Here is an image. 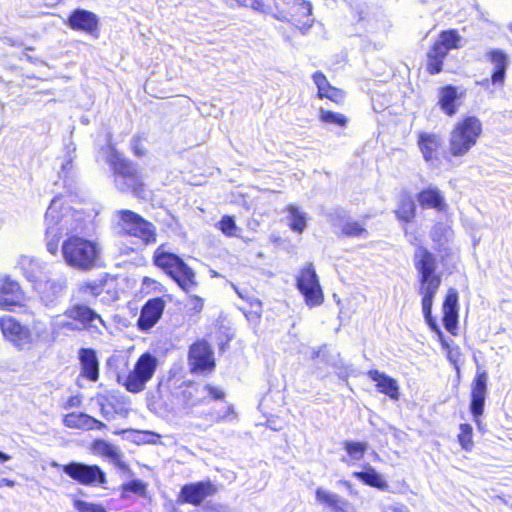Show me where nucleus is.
Returning <instances> with one entry per match:
<instances>
[{
  "instance_id": "nucleus-1",
  "label": "nucleus",
  "mask_w": 512,
  "mask_h": 512,
  "mask_svg": "<svg viewBox=\"0 0 512 512\" xmlns=\"http://www.w3.org/2000/svg\"><path fill=\"white\" fill-rule=\"evenodd\" d=\"M54 333L62 331H79L87 329L101 333L104 321L88 306L75 304L66 309L62 314L55 315L50 321Z\"/></svg>"
},
{
  "instance_id": "nucleus-2",
  "label": "nucleus",
  "mask_w": 512,
  "mask_h": 512,
  "mask_svg": "<svg viewBox=\"0 0 512 512\" xmlns=\"http://www.w3.org/2000/svg\"><path fill=\"white\" fill-rule=\"evenodd\" d=\"M102 248L93 240L79 236H70L62 244L64 262L77 270L92 269L100 258Z\"/></svg>"
},
{
  "instance_id": "nucleus-3",
  "label": "nucleus",
  "mask_w": 512,
  "mask_h": 512,
  "mask_svg": "<svg viewBox=\"0 0 512 512\" xmlns=\"http://www.w3.org/2000/svg\"><path fill=\"white\" fill-rule=\"evenodd\" d=\"M482 134V123L475 116L460 119L450 132L449 153L454 157L465 156L474 147Z\"/></svg>"
},
{
  "instance_id": "nucleus-4",
  "label": "nucleus",
  "mask_w": 512,
  "mask_h": 512,
  "mask_svg": "<svg viewBox=\"0 0 512 512\" xmlns=\"http://www.w3.org/2000/svg\"><path fill=\"white\" fill-rule=\"evenodd\" d=\"M63 207V199L57 196L52 199L45 214L46 246L47 250L51 254H55L57 252L58 242L64 231L68 233L69 231L77 229V227L73 226L71 223L73 215L69 210L66 209L65 213L60 214Z\"/></svg>"
},
{
  "instance_id": "nucleus-5",
  "label": "nucleus",
  "mask_w": 512,
  "mask_h": 512,
  "mask_svg": "<svg viewBox=\"0 0 512 512\" xmlns=\"http://www.w3.org/2000/svg\"><path fill=\"white\" fill-rule=\"evenodd\" d=\"M154 263L164 270L184 291L196 286L194 271L177 255L168 252L162 245L154 252Z\"/></svg>"
},
{
  "instance_id": "nucleus-6",
  "label": "nucleus",
  "mask_w": 512,
  "mask_h": 512,
  "mask_svg": "<svg viewBox=\"0 0 512 512\" xmlns=\"http://www.w3.org/2000/svg\"><path fill=\"white\" fill-rule=\"evenodd\" d=\"M413 264L418 275L419 294L436 295L441 285V276L436 272L435 256L426 248L418 247L413 256Z\"/></svg>"
},
{
  "instance_id": "nucleus-7",
  "label": "nucleus",
  "mask_w": 512,
  "mask_h": 512,
  "mask_svg": "<svg viewBox=\"0 0 512 512\" xmlns=\"http://www.w3.org/2000/svg\"><path fill=\"white\" fill-rule=\"evenodd\" d=\"M272 16L282 22H290L301 31H307L314 23L312 5L306 0H283L274 4Z\"/></svg>"
},
{
  "instance_id": "nucleus-8",
  "label": "nucleus",
  "mask_w": 512,
  "mask_h": 512,
  "mask_svg": "<svg viewBox=\"0 0 512 512\" xmlns=\"http://www.w3.org/2000/svg\"><path fill=\"white\" fill-rule=\"evenodd\" d=\"M158 365V360L150 353L142 354L136 361L133 369L126 375L117 374V379L127 391L139 393L152 379Z\"/></svg>"
},
{
  "instance_id": "nucleus-9",
  "label": "nucleus",
  "mask_w": 512,
  "mask_h": 512,
  "mask_svg": "<svg viewBox=\"0 0 512 512\" xmlns=\"http://www.w3.org/2000/svg\"><path fill=\"white\" fill-rule=\"evenodd\" d=\"M105 155L106 161L114 170L115 183L118 188L123 191L132 190L136 193L140 183L134 166L126 161L110 142L106 148Z\"/></svg>"
},
{
  "instance_id": "nucleus-10",
  "label": "nucleus",
  "mask_w": 512,
  "mask_h": 512,
  "mask_svg": "<svg viewBox=\"0 0 512 512\" xmlns=\"http://www.w3.org/2000/svg\"><path fill=\"white\" fill-rule=\"evenodd\" d=\"M296 285L308 307H317L323 303L324 294L316 271L311 263L300 269L296 277Z\"/></svg>"
},
{
  "instance_id": "nucleus-11",
  "label": "nucleus",
  "mask_w": 512,
  "mask_h": 512,
  "mask_svg": "<svg viewBox=\"0 0 512 512\" xmlns=\"http://www.w3.org/2000/svg\"><path fill=\"white\" fill-rule=\"evenodd\" d=\"M0 329L3 337L18 350H30L33 347V337L29 327L21 324L13 316L0 317Z\"/></svg>"
},
{
  "instance_id": "nucleus-12",
  "label": "nucleus",
  "mask_w": 512,
  "mask_h": 512,
  "mask_svg": "<svg viewBox=\"0 0 512 512\" xmlns=\"http://www.w3.org/2000/svg\"><path fill=\"white\" fill-rule=\"evenodd\" d=\"M118 215L119 225L127 234L141 239L145 244L156 241L155 227L152 223L130 210L119 211Z\"/></svg>"
},
{
  "instance_id": "nucleus-13",
  "label": "nucleus",
  "mask_w": 512,
  "mask_h": 512,
  "mask_svg": "<svg viewBox=\"0 0 512 512\" xmlns=\"http://www.w3.org/2000/svg\"><path fill=\"white\" fill-rule=\"evenodd\" d=\"M26 295L20 283L8 274L0 273V310L14 311L24 307Z\"/></svg>"
},
{
  "instance_id": "nucleus-14",
  "label": "nucleus",
  "mask_w": 512,
  "mask_h": 512,
  "mask_svg": "<svg viewBox=\"0 0 512 512\" xmlns=\"http://www.w3.org/2000/svg\"><path fill=\"white\" fill-rule=\"evenodd\" d=\"M63 471L73 480L83 485L98 486L106 482L105 473L97 465L73 462L65 465Z\"/></svg>"
},
{
  "instance_id": "nucleus-15",
  "label": "nucleus",
  "mask_w": 512,
  "mask_h": 512,
  "mask_svg": "<svg viewBox=\"0 0 512 512\" xmlns=\"http://www.w3.org/2000/svg\"><path fill=\"white\" fill-rule=\"evenodd\" d=\"M40 301L46 307H53L64 295L67 285L64 279H42L32 287Z\"/></svg>"
},
{
  "instance_id": "nucleus-16",
  "label": "nucleus",
  "mask_w": 512,
  "mask_h": 512,
  "mask_svg": "<svg viewBox=\"0 0 512 512\" xmlns=\"http://www.w3.org/2000/svg\"><path fill=\"white\" fill-rule=\"evenodd\" d=\"M189 364L193 372H211L215 367L213 352L205 341H198L190 347Z\"/></svg>"
},
{
  "instance_id": "nucleus-17",
  "label": "nucleus",
  "mask_w": 512,
  "mask_h": 512,
  "mask_svg": "<svg viewBox=\"0 0 512 512\" xmlns=\"http://www.w3.org/2000/svg\"><path fill=\"white\" fill-rule=\"evenodd\" d=\"M487 381V373L484 370L478 369L471 387L470 411L472 416L477 417L483 415L487 394Z\"/></svg>"
},
{
  "instance_id": "nucleus-18",
  "label": "nucleus",
  "mask_w": 512,
  "mask_h": 512,
  "mask_svg": "<svg viewBox=\"0 0 512 512\" xmlns=\"http://www.w3.org/2000/svg\"><path fill=\"white\" fill-rule=\"evenodd\" d=\"M418 146L426 162L436 165L440 159L442 139L435 133L422 132L418 137Z\"/></svg>"
},
{
  "instance_id": "nucleus-19",
  "label": "nucleus",
  "mask_w": 512,
  "mask_h": 512,
  "mask_svg": "<svg viewBox=\"0 0 512 512\" xmlns=\"http://www.w3.org/2000/svg\"><path fill=\"white\" fill-rule=\"evenodd\" d=\"M215 492L216 490L210 482L192 483L182 487L179 500L181 502L199 505Z\"/></svg>"
},
{
  "instance_id": "nucleus-20",
  "label": "nucleus",
  "mask_w": 512,
  "mask_h": 512,
  "mask_svg": "<svg viewBox=\"0 0 512 512\" xmlns=\"http://www.w3.org/2000/svg\"><path fill=\"white\" fill-rule=\"evenodd\" d=\"M463 96L464 91L458 87L451 85L442 87L438 91V105L445 115L452 117L461 105Z\"/></svg>"
},
{
  "instance_id": "nucleus-21",
  "label": "nucleus",
  "mask_w": 512,
  "mask_h": 512,
  "mask_svg": "<svg viewBox=\"0 0 512 512\" xmlns=\"http://www.w3.org/2000/svg\"><path fill=\"white\" fill-rule=\"evenodd\" d=\"M443 324L447 331L455 335L458 322V293L454 288H450L446 294L442 306Z\"/></svg>"
},
{
  "instance_id": "nucleus-22",
  "label": "nucleus",
  "mask_w": 512,
  "mask_h": 512,
  "mask_svg": "<svg viewBox=\"0 0 512 512\" xmlns=\"http://www.w3.org/2000/svg\"><path fill=\"white\" fill-rule=\"evenodd\" d=\"M165 307V302L160 298H154L147 301L141 310L138 319V327L141 330H149L160 319Z\"/></svg>"
},
{
  "instance_id": "nucleus-23",
  "label": "nucleus",
  "mask_w": 512,
  "mask_h": 512,
  "mask_svg": "<svg viewBox=\"0 0 512 512\" xmlns=\"http://www.w3.org/2000/svg\"><path fill=\"white\" fill-rule=\"evenodd\" d=\"M18 266L32 287L45 278L46 264L35 257L22 255L18 260Z\"/></svg>"
},
{
  "instance_id": "nucleus-24",
  "label": "nucleus",
  "mask_w": 512,
  "mask_h": 512,
  "mask_svg": "<svg viewBox=\"0 0 512 512\" xmlns=\"http://www.w3.org/2000/svg\"><path fill=\"white\" fill-rule=\"evenodd\" d=\"M367 375L375 382L376 388L380 393L387 395L393 400L399 399V385L394 378L378 370H370Z\"/></svg>"
},
{
  "instance_id": "nucleus-25",
  "label": "nucleus",
  "mask_w": 512,
  "mask_h": 512,
  "mask_svg": "<svg viewBox=\"0 0 512 512\" xmlns=\"http://www.w3.org/2000/svg\"><path fill=\"white\" fill-rule=\"evenodd\" d=\"M69 24L74 30H81L92 34L98 28V18L90 11L78 9L70 15Z\"/></svg>"
},
{
  "instance_id": "nucleus-26",
  "label": "nucleus",
  "mask_w": 512,
  "mask_h": 512,
  "mask_svg": "<svg viewBox=\"0 0 512 512\" xmlns=\"http://www.w3.org/2000/svg\"><path fill=\"white\" fill-rule=\"evenodd\" d=\"M312 78L317 87L319 98H327L336 104L343 102L345 97L344 92L341 89L331 86L323 73L315 72Z\"/></svg>"
},
{
  "instance_id": "nucleus-27",
  "label": "nucleus",
  "mask_w": 512,
  "mask_h": 512,
  "mask_svg": "<svg viewBox=\"0 0 512 512\" xmlns=\"http://www.w3.org/2000/svg\"><path fill=\"white\" fill-rule=\"evenodd\" d=\"M63 422L66 427L74 429L101 430L106 428V425L103 422L98 421L97 419L84 413L67 414L64 417Z\"/></svg>"
},
{
  "instance_id": "nucleus-28",
  "label": "nucleus",
  "mask_w": 512,
  "mask_h": 512,
  "mask_svg": "<svg viewBox=\"0 0 512 512\" xmlns=\"http://www.w3.org/2000/svg\"><path fill=\"white\" fill-rule=\"evenodd\" d=\"M79 359L82 375L91 381H96L99 377V363L95 351L82 348L79 351Z\"/></svg>"
},
{
  "instance_id": "nucleus-29",
  "label": "nucleus",
  "mask_w": 512,
  "mask_h": 512,
  "mask_svg": "<svg viewBox=\"0 0 512 512\" xmlns=\"http://www.w3.org/2000/svg\"><path fill=\"white\" fill-rule=\"evenodd\" d=\"M417 200L423 208H433L437 211H443L446 209V203L441 192L435 187H429L421 191Z\"/></svg>"
},
{
  "instance_id": "nucleus-30",
  "label": "nucleus",
  "mask_w": 512,
  "mask_h": 512,
  "mask_svg": "<svg viewBox=\"0 0 512 512\" xmlns=\"http://www.w3.org/2000/svg\"><path fill=\"white\" fill-rule=\"evenodd\" d=\"M315 495L317 502L323 505L325 508L329 509L331 512L344 511L346 501L343 500L339 495L321 487L316 489Z\"/></svg>"
},
{
  "instance_id": "nucleus-31",
  "label": "nucleus",
  "mask_w": 512,
  "mask_h": 512,
  "mask_svg": "<svg viewBox=\"0 0 512 512\" xmlns=\"http://www.w3.org/2000/svg\"><path fill=\"white\" fill-rule=\"evenodd\" d=\"M449 51L450 50H448L446 46L436 40L432 49L428 53L427 70L429 73L436 74L442 70L443 60Z\"/></svg>"
},
{
  "instance_id": "nucleus-32",
  "label": "nucleus",
  "mask_w": 512,
  "mask_h": 512,
  "mask_svg": "<svg viewBox=\"0 0 512 512\" xmlns=\"http://www.w3.org/2000/svg\"><path fill=\"white\" fill-rule=\"evenodd\" d=\"M489 60L495 66V71L492 75L493 83L502 82L505 77L506 68L508 66V56L499 49H494L488 52Z\"/></svg>"
},
{
  "instance_id": "nucleus-33",
  "label": "nucleus",
  "mask_w": 512,
  "mask_h": 512,
  "mask_svg": "<svg viewBox=\"0 0 512 512\" xmlns=\"http://www.w3.org/2000/svg\"><path fill=\"white\" fill-rule=\"evenodd\" d=\"M415 209L416 207L412 197L408 194H402L399 197V203L395 213L399 220L408 223L415 217Z\"/></svg>"
},
{
  "instance_id": "nucleus-34",
  "label": "nucleus",
  "mask_w": 512,
  "mask_h": 512,
  "mask_svg": "<svg viewBox=\"0 0 512 512\" xmlns=\"http://www.w3.org/2000/svg\"><path fill=\"white\" fill-rule=\"evenodd\" d=\"M93 449L97 454H100L112 462L119 464L122 460L121 451L114 445L104 441L97 440L94 442Z\"/></svg>"
},
{
  "instance_id": "nucleus-35",
  "label": "nucleus",
  "mask_w": 512,
  "mask_h": 512,
  "mask_svg": "<svg viewBox=\"0 0 512 512\" xmlns=\"http://www.w3.org/2000/svg\"><path fill=\"white\" fill-rule=\"evenodd\" d=\"M353 476L372 487H376L382 490L387 488V483L382 475L377 473L372 467H367L363 472H355Z\"/></svg>"
},
{
  "instance_id": "nucleus-36",
  "label": "nucleus",
  "mask_w": 512,
  "mask_h": 512,
  "mask_svg": "<svg viewBox=\"0 0 512 512\" xmlns=\"http://www.w3.org/2000/svg\"><path fill=\"white\" fill-rule=\"evenodd\" d=\"M287 212L289 214L290 228L297 233H302L307 225L306 213L295 205H289Z\"/></svg>"
},
{
  "instance_id": "nucleus-37",
  "label": "nucleus",
  "mask_w": 512,
  "mask_h": 512,
  "mask_svg": "<svg viewBox=\"0 0 512 512\" xmlns=\"http://www.w3.org/2000/svg\"><path fill=\"white\" fill-rule=\"evenodd\" d=\"M435 295L422 296V311L428 326L437 334L438 340L444 339L443 333L432 317V305Z\"/></svg>"
},
{
  "instance_id": "nucleus-38",
  "label": "nucleus",
  "mask_w": 512,
  "mask_h": 512,
  "mask_svg": "<svg viewBox=\"0 0 512 512\" xmlns=\"http://www.w3.org/2000/svg\"><path fill=\"white\" fill-rule=\"evenodd\" d=\"M435 295L422 296V311L428 326L437 334L438 340L444 339L443 333L432 317V305Z\"/></svg>"
},
{
  "instance_id": "nucleus-39",
  "label": "nucleus",
  "mask_w": 512,
  "mask_h": 512,
  "mask_svg": "<svg viewBox=\"0 0 512 512\" xmlns=\"http://www.w3.org/2000/svg\"><path fill=\"white\" fill-rule=\"evenodd\" d=\"M319 119L321 122L325 124L334 125L338 127H345L348 123V119L344 114L333 112L323 108L319 110Z\"/></svg>"
},
{
  "instance_id": "nucleus-40",
  "label": "nucleus",
  "mask_w": 512,
  "mask_h": 512,
  "mask_svg": "<svg viewBox=\"0 0 512 512\" xmlns=\"http://www.w3.org/2000/svg\"><path fill=\"white\" fill-rule=\"evenodd\" d=\"M29 330L30 332H32L33 345L39 342H48L50 340V335L47 326L41 320H33Z\"/></svg>"
},
{
  "instance_id": "nucleus-41",
  "label": "nucleus",
  "mask_w": 512,
  "mask_h": 512,
  "mask_svg": "<svg viewBox=\"0 0 512 512\" xmlns=\"http://www.w3.org/2000/svg\"><path fill=\"white\" fill-rule=\"evenodd\" d=\"M458 441L463 450L471 451L473 449V428L470 424H460Z\"/></svg>"
},
{
  "instance_id": "nucleus-42",
  "label": "nucleus",
  "mask_w": 512,
  "mask_h": 512,
  "mask_svg": "<svg viewBox=\"0 0 512 512\" xmlns=\"http://www.w3.org/2000/svg\"><path fill=\"white\" fill-rule=\"evenodd\" d=\"M368 445L364 442L346 441L344 449L352 461H359L367 451Z\"/></svg>"
},
{
  "instance_id": "nucleus-43",
  "label": "nucleus",
  "mask_w": 512,
  "mask_h": 512,
  "mask_svg": "<svg viewBox=\"0 0 512 512\" xmlns=\"http://www.w3.org/2000/svg\"><path fill=\"white\" fill-rule=\"evenodd\" d=\"M103 287V280L86 281L79 285V292L83 295H91L96 297L102 292Z\"/></svg>"
},
{
  "instance_id": "nucleus-44",
  "label": "nucleus",
  "mask_w": 512,
  "mask_h": 512,
  "mask_svg": "<svg viewBox=\"0 0 512 512\" xmlns=\"http://www.w3.org/2000/svg\"><path fill=\"white\" fill-rule=\"evenodd\" d=\"M439 42H441L448 50L458 48V44L460 41L459 34L454 31H444L440 34L439 38L437 39Z\"/></svg>"
},
{
  "instance_id": "nucleus-45",
  "label": "nucleus",
  "mask_w": 512,
  "mask_h": 512,
  "mask_svg": "<svg viewBox=\"0 0 512 512\" xmlns=\"http://www.w3.org/2000/svg\"><path fill=\"white\" fill-rule=\"evenodd\" d=\"M217 227L224 233L226 236L233 237L237 235V226L234 219L230 216H224L218 222Z\"/></svg>"
},
{
  "instance_id": "nucleus-46",
  "label": "nucleus",
  "mask_w": 512,
  "mask_h": 512,
  "mask_svg": "<svg viewBox=\"0 0 512 512\" xmlns=\"http://www.w3.org/2000/svg\"><path fill=\"white\" fill-rule=\"evenodd\" d=\"M342 232L351 237H365L367 231L358 223L354 221H348L343 225Z\"/></svg>"
},
{
  "instance_id": "nucleus-47",
  "label": "nucleus",
  "mask_w": 512,
  "mask_h": 512,
  "mask_svg": "<svg viewBox=\"0 0 512 512\" xmlns=\"http://www.w3.org/2000/svg\"><path fill=\"white\" fill-rule=\"evenodd\" d=\"M124 492H131L137 495H144L146 492V484L140 480H132L122 486Z\"/></svg>"
},
{
  "instance_id": "nucleus-48",
  "label": "nucleus",
  "mask_w": 512,
  "mask_h": 512,
  "mask_svg": "<svg viewBox=\"0 0 512 512\" xmlns=\"http://www.w3.org/2000/svg\"><path fill=\"white\" fill-rule=\"evenodd\" d=\"M74 506L79 512H107L100 505L88 503L82 500H76L74 502Z\"/></svg>"
},
{
  "instance_id": "nucleus-49",
  "label": "nucleus",
  "mask_w": 512,
  "mask_h": 512,
  "mask_svg": "<svg viewBox=\"0 0 512 512\" xmlns=\"http://www.w3.org/2000/svg\"><path fill=\"white\" fill-rule=\"evenodd\" d=\"M107 364L118 370L120 365L124 367L128 365V356L123 352H116L108 359Z\"/></svg>"
},
{
  "instance_id": "nucleus-50",
  "label": "nucleus",
  "mask_w": 512,
  "mask_h": 512,
  "mask_svg": "<svg viewBox=\"0 0 512 512\" xmlns=\"http://www.w3.org/2000/svg\"><path fill=\"white\" fill-rule=\"evenodd\" d=\"M441 342L442 347L447 352V357L449 361L456 364L460 357V348L458 346H450L449 343L443 339Z\"/></svg>"
},
{
  "instance_id": "nucleus-51",
  "label": "nucleus",
  "mask_w": 512,
  "mask_h": 512,
  "mask_svg": "<svg viewBox=\"0 0 512 512\" xmlns=\"http://www.w3.org/2000/svg\"><path fill=\"white\" fill-rule=\"evenodd\" d=\"M138 441L147 442V443H156L154 438H159L160 436L152 433V432H137Z\"/></svg>"
},
{
  "instance_id": "nucleus-52",
  "label": "nucleus",
  "mask_w": 512,
  "mask_h": 512,
  "mask_svg": "<svg viewBox=\"0 0 512 512\" xmlns=\"http://www.w3.org/2000/svg\"><path fill=\"white\" fill-rule=\"evenodd\" d=\"M204 390L207 391V393L214 399H220L223 397V392L219 388L207 385L204 387Z\"/></svg>"
},
{
  "instance_id": "nucleus-53",
  "label": "nucleus",
  "mask_w": 512,
  "mask_h": 512,
  "mask_svg": "<svg viewBox=\"0 0 512 512\" xmlns=\"http://www.w3.org/2000/svg\"><path fill=\"white\" fill-rule=\"evenodd\" d=\"M226 411L224 413L215 412L211 414V419L215 422L222 421L227 417L228 414L232 412L230 407H225Z\"/></svg>"
},
{
  "instance_id": "nucleus-54",
  "label": "nucleus",
  "mask_w": 512,
  "mask_h": 512,
  "mask_svg": "<svg viewBox=\"0 0 512 512\" xmlns=\"http://www.w3.org/2000/svg\"><path fill=\"white\" fill-rule=\"evenodd\" d=\"M251 9L260 13H268L262 0H252Z\"/></svg>"
},
{
  "instance_id": "nucleus-55",
  "label": "nucleus",
  "mask_w": 512,
  "mask_h": 512,
  "mask_svg": "<svg viewBox=\"0 0 512 512\" xmlns=\"http://www.w3.org/2000/svg\"><path fill=\"white\" fill-rule=\"evenodd\" d=\"M81 404V398L79 396H72L67 401L68 407H78Z\"/></svg>"
},
{
  "instance_id": "nucleus-56",
  "label": "nucleus",
  "mask_w": 512,
  "mask_h": 512,
  "mask_svg": "<svg viewBox=\"0 0 512 512\" xmlns=\"http://www.w3.org/2000/svg\"><path fill=\"white\" fill-rule=\"evenodd\" d=\"M193 301V309L196 311V312H200L202 310V307H203V304L201 302V300L197 297L193 298L192 299Z\"/></svg>"
},
{
  "instance_id": "nucleus-57",
  "label": "nucleus",
  "mask_w": 512,
  "mask_h": 512,
  "mask_svg": "<svg viewBox=\"0 0 512 512\" xmlns=\"http://www.w3.org/2000/svg\"><path fill=\"white\" fill-rule=\"evenodd\" d=\"M238 6L251 8L252 0H234Z\"/></svg>"
},
{
  "instance_id": "nucleus-58",
  "label": "nucleus",
  "mask_w": 512,
  "mask_h": 512,
  "mask_svg": "<svg viewBox=\"0 0 512 512\" xmlns=\"http://www.w3.org/2000/svg\"><path fill=\"white\" fill-rule=\"evenodd\" d=\"M3 486L13 487L14 482L12 480L2 478V479H0V488Z\"/></svg>"
},
{
  "instance_id": "nucleus-59",
  "label": "nucleus",
  "mask_w": 512,
  "mask_h": 512,
  "mask_svg": "<svg viewBox=\"0 0 512 512\" xmlns=\"http://www.w3.org/2000/svg\"><path fill=\"white\" fill-rule=\"evenodd\" d=\"M481 416H473V419H474V422L476 423L477 427H478V430L479 431H483L484 430V425L480 419Z\"/></svg>"
},
{
  "instance_id": "nucleus-60",
  "label": "nucleus",
  "mask_w": 512,
  "mask_h": 512,
  "mask_svg": "<svg viewBox=\"0 0 512 512\" xmlns=\"http://www.w3.org/2000/svg\"><path fill=\"white\" fill-rule=\"evenodd\" d=\"M8 460H10V456L5 454V453H3V452H0V461L1 462H6Z\"/></svg>"
},
{
  "instance_id": "nucleus-61",
  "label": "nucleus",
  "mask_w": 512,
  "mask_h": 512,
  "mask_svg": "<svg viewBox=\"0 0 512 512\" xmlns=\"http://www.w3.org/2000/svg\"><path fill=\"white\" fill-rule=\"evenodd\" d=\"M71 167H72V163H71V161L69 160V161H67V162H66V164H63V165H62V170H63V171H66V170L70 169Z\"/></svg>"
},
{
  "instance_id": "nucleus-62",
  "label": "nucleus",
  "mask_w": 512,
  "mask_h": 512,
  "mask_svg": "<svg viewBox=\"0 0 512 512\" xmlns=\"http://www.w3.org/2000/svg\"><path fill=\"white\" fill-rule=\"evenodd\" d=\"M135 154L140 155L141 152L139 151V147L135 146Z\"/></svg>"
},
{
  "instance_id": "nucleus-63",
  "label": "nucleus",
  "mask_w": 512,
  "mask_h": 512,
  "mask_svg": "<svg viewBox=\"0 0 512 512\" xmlns=\"http://www.w3.org/2000/svg\"><path fill=\"white\" fill-rule=\"evenodd\" d=\"M508 29H509V30H510V32L512 33V22H511V23H509V25H508Z\"/></svg>"
},
{
  "instance_id": "nucleus-64",
  "label": "nucleus",
  "mask_w": 512,
  "mask_h": 512,
  "mask_svg": "<svg viewBox=\"0 0 512 512\" xmlns=\"http://www.w3.org/2000/svg\"><path fill=\"white\" fill-rule=\"evenodd\" d=\"M401 512H409L407 509H401Z\"/></svg>"
}]
</instances>
